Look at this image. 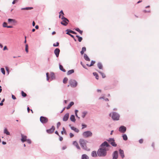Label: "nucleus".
Listing matches in <instances>:
<instances>
[{
	"label": "nucleus",
	"instance_id": "6e6d98bb",
	"mask_svg": "<svg viewBox=\"0 0 159 159\" xmlns=\"http://www.w3.org/2000/svg\"><path fill=\"white\" fill-rule=\"evenodd\" d=\"M61 125V123L59 122H58L57 124V127L58 129L59 126Z\"/></svg>",
	"mask_w": 159,
	"mask_h": 159
},
{
	"label": "nucleus",
	"instance_id": "f704fd0d",
	"mask_svg": "<svg viewBox=\"0 0 159 159\" xmlns=\"http://www.w3.org/2000/svg\"><path fill=\"white\" fill-rule=\"evenodd\" d=\"M33 9V7H26L25 8H22L21 10H28Z\"/></svg>",
	"mask_w": 159,
	"mask_h": 159
},
{
	"label": "nucleus",
	"instance_id": "052dcab7",
	"mask_svg": "<svg viewBox=\"0 0 159 159\" xmlns=\"http://www.w3.org/2000/svg\"><path fill=\"white\" fill-rule=\"evenodd\" d=\"M143 140L142 139H140L139 140V142L140 143H143Z\"/></svg>",
	"mask_w": 159,
	"mask_h": 159
},
{
	"label": "nucleus",
	"instance_id": "f8f14e48",
	"mask_svg": "<svg viewBox=\"0 0 159 159\" xmlns=\"http://www.w3.org/2000/svg\"><path fill=\"white\" fill-rule=\"evenodd\" d=\"M60 52V50L58 48H56L54 51V53L57 57H59Z\"/></svg>",
	"mask_w": 159,
	"mask_h": 159
},
{
	"label": "nucleus",
	"instance_id": "4c0bfd02",
	"mask_svg": "<svg viewBox=\"0 0 159 159\" xmlns=\"http://www.w3.org/2000/svg\"><path fill=\"white\" fill-rule=\"evenodd\" d=\"M87 112L86 111H84L83 112L82 114V117L83 118H84L85 117V116L87 114Z\"/></svg>",
	"mask_w": 159,
	"mask_h": 159
},
{
	"label": "nucleus",
	"instance_id": "49530a36",
	"mask_svg": "<svg viewBox=\"0 0 159 159\" xmlns=\"http://www.w3.org/2000/svg\"><path fill=\"white\" fill-rule=\"evenodd\" d=\"M114 139V138H110L108 139H107V140L110 143L111 142L113 139Z\"/></svg>",
	"mask_w": 159,
	"mask_h": 159
},
{
	"label": "nucleus",
	"instance_id": "dca6fc26",
	"mask_svg": "<svg viewBox=\"0 0 159 159\" xmlns=\"http://www.w3.org/2000/svg\"><path fill=\"white\" fill-rule=\"evenodd\" d=\"M73 144L75 146L78 150H80V148L79 145L78 143L76 141L73 142Z\"/></svg>",
	"mask_w": 159,
	"mask_h": 159
},
{
	"label": "nucleus",
	"instance_id": "f3484780",
	"mask_svg": "<svg viewBox=\"0 0 159 159\" xmlns=\"http://www.w3.org/2000/svg\"><path fill=\"white\" fill-rule=\"evenodd\" d=\"M69 126L70 127V129L72 130H73L75 132L78 133L79 132V130L78 129L73 126H71L70 125H69Z\"/></svg>",
	"mask_w": 159,
	"mask_h": 159
},
{
	"label": "nucleus",
	"instance_id": "6ab92c4d",
	"mask_svg": "<svg viewBox=\"0 0 159 159\" xmlns=\"http://www.w3.org/2000/svg\"><path fill=\"white\" fill-rule=\"evenodd\" d=\"M70 120L73 122H75L76 119L75 118V116L74 115H72L70 117Z\"/></svg>",
	"mask_w": 159,
	"mask_h": 159
},
{
	"label": "nucleus",
	"instance_id": "bf43d9fd",
	"mask_svg": "<svg viewBox=\"0 0 159 159\" xmlns=\"http://www.w3.org/2000/svg\"><path fill=\"white\" fill-rule=\"evenodd\" d=\"M58 136L59 137V140L60 141H62L63 139V138L60 135H59Z\"/></svg>",
	"mask_w": 159,
	"mask_h": 159
},
{
	"label": "nucleus",
	"instance_id": "2f4dec72",
	"mask_svg": "<svg viewBox=\"0 0 159 159\" xmlns=\"http://www.w3.org/2000/svg\"><path fill=\"white\" fill-rule=\"evenodd\" d=\"M50 77L52 80L55 79V76L53 72H51L50 75Z\"/></svg>",
	"mask_w": 159,
	"mask_h": 159
},
{
	"label": "nucleus",
	"instance_id": "72a5a7b5",
	"mask_svg": "<svg viewBox=\"0 0 159 159\" xmlns=\"http://www.w3.org/2000/svg\"><path fill=\"white\" fill-rule=\"evenodd\" d=\"M122 137H123V139L124 140L126 141V140H127L128 138H127V136L126 134H124L122 135Z\"/></svg>",
	"mask_w": 159,
	"mask_h": 159
},
{
	"label": "nucleus",
	"instance_id": "9d476101",
	"mask_svg": "<svg viewBox=\"0 0 159 159\" xmlns=\"http://www.w3.org/2000/svg\"><path fill=\"white\" fill-rule=\"evenodd\" d=\"M104 147H110V145L106 141H105L103 143H102L100 145V147L101 148Z\"/></svg>",
	"mask_w": 159,
	"mask_h": 159
},
{
	"label": "nucleus",
	"instance_id": "7ed1b4c3",
	"mask_svg": "<svg viewBox=\"0 0 159 159\" xmlns=\"http://www.w3.org/2000/svg\"><path fill=\"white\" fill-rule=\"evenodd\" d=\"M120 116L117 113L115 112H113L112 113L111 118L114 120H119Z\"/></svg>",
	"mask_w": 159,
	"mask_h": 159
},
{
	"label": "nucleus",
	"instance_id": "69168bd1",
	"mask_svg": "<svg viewBox=\"0 0 159 159\" xmlns=\"http://www.w3.org/2000/svg\"><path fill=\"white\" fill-rule=\"evenodd\" d=\"M78 111L77 110H75V115L77 116V113Z\"/></svg>",
	"mask_w": 159,
	"mask_h": 159
},
{
	"label": "nucleus",
	"instance_id": "4be33fe9",
	"mask_svg": "<svg viewBox=\"0 0 159 159\" xmlns=\"http://www.w3.org/2000/svg\"><path fill=\"white\" fill-rule=\"evenodd\" d=\"M4 133L7 135H10V132L8 131L7 129L6 128H5L4 130Z\"/></svg>",
	"mask_w": 159,
	"mask_h": 159
},
{
	"label": "nucleus",
	"instance_id": "e433bc0d",
	"mask_svg": "<svg viewBox=\"0 0 159 159\" xmlns=\"http://www.w3.org/2000/svg\"><path fill=\"white\" fill-rule=\"evenodd\" d=\"M98 71L102 75L103 78H104L106 77V76L104 73L99 71Z\"/></svg>",
	"mask_w": 159,
	"mask_h": 159
},
{
	"label": "nucleus",
	"instance_id": "20e7f679",
	"mask_svg": "<svg viewBox=\"0 0 159 159\" xmlns=\"http://www.w3.org/2000/svg\"><path fill=\"white\" fill-rule=\"evenodd\" d=\"M69 82L72 87L75 88L77 85V82L75 80L71 79L69 81Z\"/></svg>",
	"mask_w": 159,
	"mask_h": 159
},
{
	"label": "nucleus",
	"instance_id": "a211bd4d",
	"mask_svg": "<svg viewBox=\"0 0 159 159\" xmlns=\"http://www.w3.org/2000/svg\"><path fill=\"white\" fill-rule=\"evenodd\" d=\"M69 126L70 127V129L72 130H73L75 132L78 133L79 132V130L78 129L73 126H71L70 125H69Z\"/></svg>",
	"mask_w": 159,
	"mask_h": 159
},
{
	"label": "nucleus",
	"instance_id": "f257e3e1",
	"mask_svg": "<svg viewBox=\"0 0 159 159\" xmlns=\"http://www.w3.org/2000/svg\"><path fill=\"white\" fill-rule=\"evenodd\" d=\"M97 154L99 157H105L107 154V150L105 148L100 147L97 151Z\"/></svg>",
	"mask_w": 159,
	"mask_h": 159
},
{
	"label": "nucleus",
	"instance_id": "cd10ccee",
	"mask_svg": "<svg viewBox=\"0 0 159 159\" xmlns=\"http://www.w3.org/2000/svg\"><path fill=\"white\" fill-rule=\"evenodd\" d=\"M82 159H89V157L86 154H84L82 155Z\"/></svg>",
	"mask_w": 159,
	"mask_h": 159
},
{
	"label": "nucleus",
	"instance_id": "7c9ffc66",
	"mask_svg": "<svg viewBox=\"0 0 159 159\" xmlns=\"http://www.w3.org/2000/svg\"><path fill=\"white\" fill-rule=\"evenodd\" d=\"M86 51V48L85 47H83L82 48V50L80 51V53L81 55H83L84 53V52Z\"/></svg>",
	"mask_w": 159,
	"mask_h": 159
},
{
	"label": "nucleus",
	"instance_id": "e2e57ef3",
	"mask_svg": "<svg viewBox=\"0 0 159 159\" xmlns=\"http://www.w3.org/2000/svg\"><path fill=\"white\" fill-rule=\"evenodd\" d=\"M8 50V48H7V46H5L4 47V48H3V50L4 51H5V50Z\"/></svg>",
	"mask_w": 159,
	"mask_h": 159
},
{
	"label": "nucleus",
	"instance_id": "0e129e2a",
	"mask_svg": "<svg viewBox=\"0 0 159 159\" xmlns=\"http://www.w3.org/2000/svg\"><path fill=\"white\" fill-rule=\"evenodd\" d=\"M66 31L67 32L66 33V34L68 35H69V34H70V32L68 31V29H67L66 30Z\"/></svg>",
	"mask_w": 159,
	"mask_h": 159
},
{
	"label": "nucleus",
	"instance_id": "423d86ee",
	"mask_svg": "<svg viewBox=\"0 0 159 159\" xmlns=\"http://www.w3.org/2000/svg\"><path fill=\"white\" fill-rule=\"evenodd\" d=\"M61 19L62 20V21L61 22V24L64 26H66L69 22V20L62 16Z\"/></svg>",
	"mask_w": 159,
	"mask_h": 159
},
{
	"label": "nucleus",
	"instance_id": "79ce46f5",
	"mask_svg": "<svg viewBox=\"0 0 159 159\" xmlns=\"http://www.w3.org/2000/svg\"><path fill=\"white\" fill-rule=\"evenodd\" d=\"M1 70L3 74L4 75L5 74V71L3 68H1Z\"/></svg>",
	"mask_w": 159,
	"mask_h": 159
},
{
	"label": "nucleus",
	"instance_id": "473e14b6",
	"mask_svg": "<svg viewBox=\"0 0 159 159\" xmlns=\"http://www.w3.org/2000/svg\"><path fill=\"white\" fill-rule=\"evenodd\" d=\"M93 75L95 76V78L96 79L98 80L99 78V76L98 74L96 72H94L93 73Z\"/></svg>",
	"mask_w": 159,
	"mask_h": 159
},
{
	"label": "nucleus",
	"instance_id": "aec40b11",
	"mask_svg": "<svg viewBox=\"0 0 159 159\" xmlns=\"http://www.w3.org/2000/svg\"><path fill=\"white\" fill-rule=\"evenodd\" d=\"M8 21L9 23H17V21L15 20L10 18H9L8 19Z\"/></svg>",
	"mask_w": 159,
	"mask_h": 159
},
{
	"label": "nucleus",
	"instance_id": "9b49d317",
	"mask_svg": "<svg viewBox=\"0 0 159 159\" xmlns=\"http://www.w3.org/2000/svg\"><path fill=\"white\" fill-rule=\"evenodd\" d=\"M55 129V127L54 126H52L51 128L46 130L47 132L49 134L52 133Z\"/></svg>",
	"mask_w": 159,
	"mask_h": 159
},
{
	"label": "nucleus",
	"instance_id": "bb28decb",
	"mask_svg": "<svg viewBox=\"0 0 159 159\" xmlns=\"http://www.w3.org/2000/svg\"><path fill=\"white\" fill-rule=\"evenodd\" d=\"M74 70L73 69H72L70 70H69L68 71L67 73V75H70L74 73Z\"/></svg>",
	"mask_w": 159,
	"mask_h": 159
},
{
	"label": "nucleus",
	"instance_id": "603ef678",
	"mask_svg": "<svg viewBox=\"0 0 159 159\" xmlns=\"http://www.w3.org/2000/svg\"><path fill=\"white\" fill-rule=\"evenodd\" d=\"M80 64H81V65L83 66V67L85 69H87V68H86V66L84 65L83 63H82V61H81L80 62Z\"/></svg>",
	"mask_w": 159,
	"mask_h": 159
},
{
	"label": "nucleus",
	"instance_id": "6e6552de",
	"mask_svg": "<svg viewBox=\"0 0 159 159\" xmlns=\"http://www.w3.org/2000/svg\"><path fill=\"white\" fill-rule=\"evenodd\" d=\"M126 127L123 125L120 126L119 129V131L121 133H125L126 132Z\"/></svg>",
	"mask_w": 159,
	"mask_h": 159
},
{
	"label": "nucleus",
	"instance_id": "13d9d810",
	"mask_svg": "<svg viewBox=\"0 0 159 159\" xmlns=\"http://www.w3.org/2000/svg\"><path fill=\"white\" fill-rule=\"evenodd\" d=\"M70 138H72L74 136V134H73L72 133H70Z\"/></svg>",
	"mask_w": 159,
	"mask_h": 159
},
{
	"label": "nucleus",
	"instance_id": "5701e85b",
	"mask_svg": "<svg viewBox=\"0 0 159 159\" xmlns=\"http://www.w3.org/2000/svg\"><path fill=\"white\" fill-rule=\"evenodd\" d=\"M84 58L86 61H90V58H89V57H88V56H87V55L86 54H84Z\"/></svg>",
	"mask_w": 159,
	"mask_h": 159
},
{
	"label": "nucleus",
	"instance_id": "09e8293b",
	"mask_svg": "<svg viewBox=\"0 0 159 159\" xmlns=\"http://www.w3.org/2000/svg\"><path fill=\"white\" fill-rule=\"evenodd\" d=\"M95 61H93V60L91 61V63L90 64V66H93L94 65V64L95 63Z\"/></svg>",
	"mask_w": 159,
	"mask_h": 159
},
{
	"label": "nucleus",
	"instance_id": "58836bf2",
	"mask_svg": "<svg viewBox=\"0 0 159 159\" xmlns=\"http://www.w3.org/2000/svg\"><path fill=\"white\" fill-rule=\"evenodd\" d=\"M64 133L65 134H66V132L65 129V128L64 127H63L62 131H61V134H63Z\"/></svg>",
	"mask_w": 159,
	"mask_h": 159
},
{
	"label": "nucleus",
	"instance_id": "c9c22d12",
	"mask_svg": "<svg viewBox=\"0 0 159 159\" xmlns=\"http://www.w3.org/2000/svg\"><path fill=\"white\" fill-rule=\"evenodd\" d=\"M76 37H77L78 39V41L79 42H81L82 41L83 39V38L82 37L78 35H76Z\"/></svg>",
	"mask_w": 159,
	"mask_h": 159
},
{
	"label": "nucleus",
	"instance_id": "f03ea898",
	"mask_svg": "<svg viewBox=\"0 0 159 159\" xmlns=\"http://www.w3.org/2000/svg\"><path fill=\"white\" fill-rule=\"evenodd\" d=\"M79 142L80 145L83 149L87 151L89 150V149H88V148L86 146V144L88 142L87 141L83 139H80Z\"/></svg>",
	"mask_w": 159,
	"mask_h": 159
},
{
	"label": "nucleus",
	"instance_id": "a19ab883",
	"mask_svg": "<svg viewBox=\"0 0 159 159\" xmlns=\"http://www.w3.org/2000/svg\"><path fill=\"white\" fill-rule=\"evenodd\" d=\"M68 79L67 78H66V77L64 78L63 80V83L64 84H66L67 83V82L68 81Z\"/></svg>",
	"mask_w": 159,
	"mask_h": 159
},
{
	"label": "nucleus",
	"instance_id": "8fccbe9b",
	"mask_svg": "<svg viewBox=\"0 0 159 159\" xmlns=\"http://www.w3.org/2000/svg\"><path fill=\"white\" fill-rule=\"evenodd\" d=\"M7 24L6 22H3V26L4 27H7Z\"/></svg>",
	"mask_w": 159,
	"mask_h": 159
},
{
	"label": "nucleus",
	"instance_id": "b1692460",
	"mask_svg": "<svg viewBox=\"0 0 159 159\" xmlns=\"http://www.w3.org/2000/svg\"><path fill=\"white\" fill-rule=\"evenodd\" d=\"M74 104V102H71L68 104L67 106L66 107V108L67 109H69Z\"/></svg>",
	"mask_w": 159,
	"mask_h": 159
},
{
	"label": "nucleus",
	"instance_id": "39448f33",
	"mask_svg": "<svg viewBox=\"0 0 159 159\" xmlns=\"http://www.w3.org/2000/svg\"><path fill=\"white\" fill-rule=\"evenodd\" d=\"M92 132L90 131L84 132L82 134L83 136L85 138H88L92 136Z\"/></svg>",
	"mask_w": 159,
	"mask_h": 159
},
{
	"label": "nucleus",
	"instance_id": "1a4fd4ad",
	"mask_svg": "<svg viewBox=\"0 0 159 159\" xmlns=\"http://www.w3.org/2000/svg\"><path fill=\"white\" fill-rule=\"evenodd\" d=\"M112 159H117L118 157V152L117 151H115L112 154Z\"/></svg>",
	"mask_w": 159,
	"mask_h": 159
},
{
	"label": "nucleus",
	"instance_id": "3c124183",
	"mask_svg": "<svg viewBox=\"0 0 159 159\" xmlns=\"http://www.w3.org/2000/svg\"><path fill=\"white\" fill-rule=\"evenodd\" d=\"M6 70L7 71V72L8 75L9 74V69L8 67L7 66L5 67Z\"/></svg>",
	"mask_w": 159,
	"mask_h": 159
},
{
	"label": "nucleus",
	"instance_id": "37998d69",
	"mask_svg": "<svg viewBox=\"0 0 159 159\" xmlns=\"http://www.w3.org/2000/svg\"><path fill=\"white\" fill-rule=\"evenodd\" d=\"M21 95L22 96L24 97H26L27 96V94L26 93L24 92L23 91H21Z\"/></svg>",
	"mask_w": 159,
	"mask_h": 159
},
{
	"label": "nucleus",
	"instance_id": "c756f323",
	"mask_svg": "<svg viewBox=\"0 0 159 159\" xmlns=\"http://www.w3.org/2000/svg\"><path fill=\"white\" fill-rule=\"evenodd\" d=\"M75 30L78 32H79L81 34H82L83 31L82 30H80L79 28H75Z\"/></svg>",
	"mask_w": 159,
	"mask_h": 159
},
{
	"label": "nucleus",
	"instance_id": "864d4df0",
	"mask_svg": "<svg viewBox=\"0 0 159 159\" xmlns=\"http://www.w3.org/2000/svg\"><path fill=\"white\" fill-rule=\"evenodd\" d=\"M26 141L29 144H31V140L30 139H27V140H26Z\"/></svg>",
	"mask_w": 159,
	"mask_h": 159
},
{
	"label": "nucleus",
	"instance_id": "774afa93",
	"mask_svg": "<svg viewBox=\"0 0 159 159\" xmlns=\"http://www.w3.org/2000/svg\"><path fill=\"white\" fill-rule=\"evenodd\" d=\"M35 28L36 30H38L39 28V26L38 25H36L35 26Z\"/></svg>",
	"mask_w": 159,
	"mask_h": 159
},
{
	"label": "nucleus",
	"instance_id": "ea45409f",
	"mask_svg": "<svg viewBox=\"0 0 159 159\" xmlns=\"http://www.w3.org/2000/svg\"><path fill=\"white\" fill-rule=\"evenodd\" d=\"M68 31L70 33H71L72 34H77V33L75 32V31H74L72 30H69L68 29Z\"/></svg>",
	"mask_w": 159,
	"mask_h": 159
},
{
	"label": "nucleus",
	"instance_id": "c03bdc74",
	"mask_svg": "<svg viewBox=\"0 0 159 159\" xmlns=\"http://www.w3.org/2000/svg\"><path fill=\"white\" fill-rule=\"evenodd\" d=\"M25 50L27 53L28 52V46L27 44L25 45Z\"/></svg>",
	"mask_w": 159,
	"mask_h": 159
},
{
	"label": "nucleus",
	"instance_id": "a878e982",
	"mask_svg": "<svg viewBox=\"0 0 159 159\" xmlns=\"http://www.w3.org/2000/svg\"><path fill=\"white\" fill-rule=\"evenodd\" d=\"M97 66L99 69H102L103 66L101 63L98 62L97 64Z\"/></svg>",
	"mask_w": 159,
	"mask_h": 159
},
{
	"label": "nucleus",
	"instance_id": "ddd939ff",
	"mask_svg": "<svg viewBox=\"0 0 159 159\" xmlns=\"http://www.w3.org/2000/svg\"><path fill=\"white\" fill-rule=\"evenodd\" d=\"M119 154L121 157L123 159L125 157V155L124 151L121 149H120L119 150Z\"/></svg>",
	"mask_w": 159,
	"mask_h": 159
},
{
	"label": "nucleus",
	"instance_id": "de8ad7c7",
	"mask_svg": "<svg viewBox=\"0 0 159 159\" xmlns=\"http://www.w3.org/2000/svg\"><path fill=\"white\" fill-rule=\"evenodd\" d=\"M49 74L48 72H47L46 74L47 80L48 81L49 77Z\"/></svg>",
	"mask_w": 159,
	"mask_h": 159
},
{
	"label": "nucleus",
	"instance_id": "2eb2a0df",
	"mask_svg": "<svg viewBox=\"0 0 159 159\" xmlns=\"http://www.w3.org/2000/svg\"><path fill=\"white\" fill-rule=\"evenodd\" d=\"M21 140L22 143H24L25 141H26L27 138L26 136L23 135L22 134H21Z\"/></svg>",
	"mask_w": 159,
	"mask_h": 159
},
{
	"label": "nucleus",
	"instance_id": "393cba45",
	"mask_svg": "<svg viewBox=\"0 0 159 159\" xmlns=\"http://www.w3.org/2000/svg\"><path fill=\"white\" fill-rule=\"evenodd\" d=\"M59 69L60 70L62 71L63 72H66V70L63 68V66L62 65L60 64V63L59 64Z\"/></svg>",
	"mask_w": 159,
	"mask_h": 159
},
{
	"label": "nucleus",
	"instance_id": "338daca9",
	"mask_svg": "<svg viewBox=\"0 0 159 159\" xmlns=\"http://www.w3.org/2000/svg\"><path fill=\"white\" fill-rule=\"evenodd\" d=\"M59 13L61 14H62V15H64V13H63V11L62 10H61L59 12Z\"/></svg>",
	"mask_w": 159,
	"mask_h": 159
},
{
	"label": "nucleus",
	"instance_id": "4d7b16f0",
	"mask_svg": "<svg viewBox=\"0 0 159 159\" xmlns=\"http://www.w3.org/2000/svg\"><path fill=\"white\" fill-rule=\"evenodd\" d=\"M11 97H12V99L13 100H15V99H16V98L15 97V96L14 95H13V94H12Z\"/></svg>",
	"mask_w": 159,
	"mask_h": 159
},
{
	"label": "nucleus",
	"instance_id": "c85d7f7f",
	"mask_svg": "<svg viewBox=\"0 0 159 159\" xmlns=\"http://www.w3.org/2000/svg\"><path fill=\"white\" fill-rule=\"evenodd\" d=\"M110 143L113 147H116L117 146V144L116 143L114 139H113V140L111 142H110Z\"/></svg>",
	"mask_w": 159,
	"mask_h": 159
},
{
	"label": "nucleus",
	"instance_id": "680f3d73",
	"mask_svg": "<svg viewBox=\"0 0 159 159\" xmlns=\"http://www.w3.org/2000/svg\"><path fill=\"white\" fill-rule=\"evenodd\" d=\"M143 12L145 13H147V12H150L151 11H147L146 10H144L143 11Z\"/></svg>",
	"mask_w": 159,
	"mask_h": 159
},
{
	"label": "nucleus",
	"instance_id": "412c9836",
	"mask_svg": "<svg viewBox=\"0 0 159 159\" xmlns=\"http://www.w3.org/2000/svg\"><path fill=\"white\" fill-rule=\"evenodd\" d=\"M91 156L94 157H97L98 156L97 152H96V151H92L91 153Z\"/></svg>",
	"mask_w": 159,
	"mask_h": 159
},
{
	"label": "nucleus",
	"instance_id": "0eeeda50",
	"mask_svg": "<svg viewBox=\"0 0 159 159\" xmlns=\"http://www.w3.org/2000/svg\"><path fill=\"white\" fill-rule=\"evenodd\" d=\"M40 120L41 123L44 124L47 123L48 121V119L46 117L41 116L40 118Z\"/></svg>",
	"mask_w": 159,
	"mask_h": 159
},
{
	"label": "nucleus",
	"instance_id": "5fc2aeb1",
	"mask_svg": "<svg viewBox=\"0 0 159 159\" xmlns=\"http://www.w3.org/2000/svg\"><path fill=\"white\" fill-rule=\"evenodd\" d=\"M82 129H83L84 128H86L87 127V125L85 124H82Z\"/></svg>",
	"mask_w": 159,
	"mask_h": 159
},
{
	"label": "nucleus",
	"instance_id": "4468645a",
	"mask_svg": "<svg viewBox=\"0 0 159 159\" xmlns=\"http://www.w3.org/2000/svg\"><path fill=\"white\" fill-rule=\"evenodd\" d=\"M69 113H67L64 115L62 119L63 121H66L68 120L69 117Z\"/></svg>",
	"mask_w": 159,
	"mask_h": 159
},
{
	"label": "nucleus",
	"instance_id": "a18cd8bd",
	"mask_svg": "<svg viewBox=\"0 0 159 159\" xmlns=\"http://www.w3.org/2000/svg\"><path fill=\"white\" fill-rule=\"evenodd\" d=\"M59 43L58 42H57L56 43H54L53 44V46L54 47H57L59 45Z\"/></svg>",
	"mask_w": 159,
	"mask_h": 159
}]
</instances>
